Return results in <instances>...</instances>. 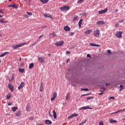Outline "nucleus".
Masks as SVG:
<instances>
[{
    "mask_svg": "<svg viewBox=\"0 0 125 125\" xmlns=\"http://www.w3.org/2000/svg\"><path fill=\"white\" fill-rule=\"evenodd\" d=\"M111 99H115V97H110L109 98V100H111Z\"/></svg>",
    "mask_w": 125,
    "mask_h": 125,
    "instance_id": "obj_50",
    "label": "nucleus"
},
{
    "mask_svg": "<svg viewBox=\"0 0 125 125\" xmlns=\"http://www.w3.org/2000/svg\"><path fill=\"white\" fill-rule=\"evenodd\" d=\"M7 53H8V52H5L3 53H2L0 55V57H4V56H5L6 54H7Z\"/></svg>",
    "mask_w": 125,
    "mask_h": 125,
    "instance_id": "obj_24",
    "label": "nucleus"
},
{
    "mask_svg": "<svg viewBox=\"0 0 125 125\" xmlns=\"http://www.w3.org/2000/svg\"><path fill=\"white\" fill-rule=\"evenodd\" d=\"M11 98V94H8L6 95V99H9Z\"/></svg>",
    "mask_w": 125,
    "mask_h": 125,
    "instance_id": "obj_29",
    "label": "nucleus"
},
{
    "mask_svg": "<svg viewBox=\"0 0 125 125\" xmlns=\"http://www.w3.org/2000/svg\"><path fill=\"white\" fill-rule=\"evenodd\" d=\"M105 90H106V89L104 88H101V90H100L101 93L99 94V95H102V94L104 93V91H105Z\"/></svg>",
    "mask_w": 125,
    "mask_h": 125,
    "instance_id": "obj_15",
    "label": "nucleus"
},
{
    "mask_svg": "<svg viewBox=\"0 0 125 125\" xmlns=\"http://www.w3.org/2000/svg\"><path fill=\"white\" fill-rule=\"evenodd\" d=\"M97 25H104L105 24V21H97L96 22Z\"/></svg>",
    "mask_w": 125,
    "mask_h": 125,
    "instance_id": "obj_7",
    "label": "nucleus"
},
{
    "mask_svg": "<svg viewBox=\"0 0 125 125\" xmlns=\"http://www.w3.org/2000/svg\"><path fill=\"white\" fill-rule=\"evenodd\" d=\"M87 109H89V110H92V108L89 107L88 106H83L80 108V110H86Z\"/></svg>",
    "mask_w": 125,
    "mask_h": 125,
    "instance_id": "obj_6",
    "label": "nucleus"
},
{
    "mask_svg": "<svg viewBox=\"0 0 125 125\" xmlns=\"http://www.w3.org/2000/svg\"><path fill=\"white\" fill-rule=\"evenodd\" d=\"M87 57H89L90 58H91V56H90V54H88L87 55Z\"/></svg>",
    "mask_w": 125,
    "mask_h": 125,
    "instance_id": "obj_49",
    "label": "nucleus"
},
{
    "mask_svg": "<svg viewBox=\"0 0 125 125\" xmlns=\"http://www.w3.org/2000/svg\"><path fill=\"white\" fill-rule=\"evenodd\" d=\"M40 91H42V83H41Z\"/></svg>",
    "mask_w": 125,
    "mask_h": 125,
    "instance_id": "obj_32",
    "label": "nucleus"
},
{
    "mask_svg": "<svg viewBox=\"0 0 125 125\" xmlns=\"http://www.w3.org/2000/svg\"><path fill=\"white\" fill-rule=\"evenodd\" d=\"M72 115L73 116V117H77L78 116V114L74 113L73 114H72Z\"/></svg>",
    "mask_w": 125,
    "mask_h": 125,
    "instance_id": "obj_40",
    "label": "nucleus"
},
{
    "mask_svg": "<svg viewBox=\"0 0 125 125\" xmlns=\"http://www.w3.org/2000/svg\"><path fill=\"white\" fill-rule=\"evenodd\" d=\"M81 89H82V90H84V91H88V88H85V89L82 88Z\"/></svg>",
    "mask_w": 125,
    "mask_h": 125,
    "instance_id": "obj_39",
    "label": "nucleus"
},
{
    "mask_svg": "<svg viewBox=\"0 0 125 125\" xmlns=\"http://www.w3.org/2000/svg\"><path fill=\"white\" fill-rule=\"evenodd\" d=\"M53 114L54 116V118L57 119V115H56V112H55V110L53 111Z\"/></svg>",
    "mask_w": 125,
    "mask_h": 125,
    "instance_id": "obj_21",
    "label": "nucleus"
},
{
    "mask_svg": "<svg viewBox=\"0 0 125 125\" xmlns=\"http://www.w3.org/2000/svg\"><path fill=\"white\" fill-rule=\"evenodd\" d=\"M124 21H125V20H122L121 21H119V22L120 23H123V22H124Z\"/></svg>",
    "mask_w": 125,
    "mask_h": 125,
    "instance_id": "obj_52",
    "label": "nucleus"
},
{
    "mask_svg": "<svg viewBox=\"0 0 125 125\" xmlns=\"http://www.w3.org/2000/svg\"><path fill=\"white\" fill-rule=\"evenodd\" d=\"M49 115L50 116V117H51V118H52V115H51V114H50V113H49Z\"/></svg>",
    "mask_w": 125,
    "mask_h": 125,
    "instance_id": "obj_58",
    "label": "nucleus"
},
{
    "mask_svg": "<svg viewBox=\"0 0 125 125\" xmlns=\"http://www.w3.org/2000/svg\"><path fill=\"white\" fill-rule=\"evenodd\" d=\"M55 99V98L54 97H52V98L51 99V101H54Z\"/></svg>",
    "mask_w": 125,
    "mask_h": 125,
    "instance_id": "obj_44",
    "label": "nucleus"
},
{
    "mask_svg": "<svg viewBox=\"0 0 125 125\" xmlns=\"http://www.w3.org/2000/svg\"><path fill=\"white\" fill-rule=\"evenodd\" d=\"M93 97H88L86 98V100H90V99H92Z\"/></svg>",
    "mask_w": 125,
    "mask_h": 125,
    "instance_id": "obj_35",
    "label": "nucleus"
},
{
    "mask_svg": "<svg viewBox=\"0 0 125 125\" xmlns=\"http://www.w3.org/2000/svg\"><path fill=\"white\" fill-rule=\"evenodd\" d=\"M44 16H45V17H48L49 18H51L52 19V18H53V17H52L51 16H50V15L49 14H45L44 15Z\"/></svg>",
    "mask_w": 125,
    "mask_h": 125,
    "instance_id": "obj_27",
    "label": "nucleus"
},
{
    "mask_svg": "<svg viewBox=\"0 0 125 125\" xmlns=\"http://www.w3.org/2000/svg\"><path fill=\"white\" fill-rule=\"evenodd\" d=\"M120 91H122V90H123V89L124 88V86L123 85H121L120 86Z\"/></svg>",
    "mask_w": 125,
    "mask_h": 125,
    "instance_id": "obj_34",
    "label": "nucleus"
},
{
    "mask_svg": "<svg viewBox=\"0 0 125 125\" xmlns=\"http://www.w3.org/2000/svg\"><path fill=\"white\" fill-rule=\"evenodd\" d=\"M10 7H13V8H18V6L16 4H13L9 6Z\"/></svg>",
    "mask_w": 125,
    "mask_h": 125,
    "instance_id": "obj_19",
    "label": "nucleus"
},
{
    "mask_svg": "<svg viewBox=\"0 0 125 125\" xmlns=\"http://www.w3.org/2000/svg\"><path fill=\"white\" fill-rule=\"evenodd\" d=\"M19 71L20 72V73H23L24 72V69L23 68H19Z\"/></svg>",
    "mask_w": 125,
    "mask_h": 125,
    "instance_id": "obj_30",
    "label": "nucleus"
},
{
    "mask_svg": "<svg viewBox=\"0 0 125 125\" xmlns=\"http://www.w3.org/2000/svg\"><path fill=\"white\" fill-rule=\"evenodd\" d=\"M110 123V124H115L116 123H117V121L116 120H113L112 119H110L109 120Z\"/></svg>",
    "mask_w": 125,
    "mask_h": 125,
    "instance_id": "obj_23",
    "label": "nucleus"
},
{
    "mask_svg": "<svg viewBox=\"0 0 125 125\" xmlns=\"http://www.w3.org/2000/svg\"><path fill=\"white\" fill-rule=\"evenodd\" d=\"M99 35H100V33L99 29H97L95 31H94V37H96V38L99 37Z\"/></svg>",
    "mask_w": 125,
    "mask_h": 125,
    "instance_id": "obj_2",
    "label": "nucleus"
},
{
    "mask_svg": "<svg viewBox=\"0 0 125 125\" xmlns=\"http://www.w3.org/2000/svg\"><path fill=\"white\" fill-rule=\"evenodd\" d=\"M92 32V29H88L87 31H85L84 34V35H89Z\"/></svg>",
    "mask_w": 125,
    "mask_h": 125,
    "instance_id": "obj_11",
    "label": "nucleus"
},
{
    "mask_svg": "<svg viewBox=\"0 0 125 125\" xmlns=\"http://www.w3.org/2000/svg\"><path fill=\"white\" fill-rule=\"evenodd\" d=\"M107 10H108V9L106 8L104 10L99 11L98 13L99 14H104V13H106V12H107Z\"/></svg>",
    "mask_w": 125,
    "mask_h": 125,
    "instance_id": "obj_8",
    "label": "nucleus"
},
{
    "mask_svg": "<svg viewBox=\"0 0 125 125\" xmlns=\"http://www.w3.org/2000/svg\"><path fill=\"white\" fill-rule=\"evenodd\" d=\"M89 44L91 46H96V47H98V46H100V45H98L94 43H90Z\"/></svg>",
    "mask_w": 125,
    "mask_h": 125,
    "instance_id": "obj_17",
    "label": "nucleus"
},
{
    "mask_svg": "<svg viewBox=\"0 0 125 125\" xmlns=\"http://www.w3.org/2000/svg\"><path fill=\"white\" fill-rule=\"evenodd\" d=\"M33 119H34L33 118H29V120H33Z\"/></svg>",
    "mask_w": 125,
    "mask_h": 125,
    "instance_id": "obj_63",
    "label": "nucleus"
},
{
    "mask_svg": "<svg viewBox=\"0 0 125 125\" xmlns=\"http://www.w3.org/2000/svg\"><path fill=\"white\" fill-rule=\"evenodd\" d=\"M3 19H0V23H3Z\"/></svg>",
    "mask_w": 125,
    "mask_h": 125,
    "instance_id": "obj_46",
    "label": "nucleus"
},
{
    "mask_svg": "<svg viewBox=\"0 0 125 125\" xmlns=\"http://www.w3.org/2000/svg\"><path fill=\"white\" fill-rule=\"evenodd\" d=\"M107 52H108V54H111V50H107Z\"/></svg>",
    "mask_w": 125,
    "mask_h": 125,
    "instance_id": "obj_55",
    "label": "nucleus"
},
{
    "mask_svg": "<svg viewBox=\"0 0 125 125\" xmlns=\"http://www.w3.org/2000/svg\"><path fill=\"white\" fill-rule=\"evenodd\" d=\"M2 17H3V15H0V18H2Z\"/></svg>",
    "mask_w": 125,
    "mask_h": 125,
    "instance_id": "obj_60",
    "label": "nucleus"
},
{
    "mask_svg": "<svg viewBox=\"0 0 125 125\" xmlns=\"http://www.w3.org/2000/svg\"><path fill=\"white\" fill-rule=\"evenodd\" d=\"M73 117H74V116H73V114H72L68 117V119H72V118H73Z\"/></svg>",
    "mask_w": 125,
    "mask_h": 125,
    "instance_id": "obj_43",
    "label": "nucleus"
},
{
    "mask_svg": "<svg viewBox=\"0 0 125 125\" xmlns=\"http://www.w3.org/2000/svg\"><path fill=\"white\" fill-rule=\"evenodd\" d=\"M115 12L116 13H117L118 12V10H115Z\"/></svg>",
    "mask_w": 125,
    "mask_h": 125,
    "instance_id": "obj_61",
    "label": "nucleus"
},
{
    "mask_svg": "<svg viewBox=\"0 0 125 125\" xmlns=\"http://www.w3.org/2000/svg\"><path fill=\"white\" fill-rule=\"evenodd\" d=\"M84 0H79L78 1L77 3H81V2H83Z\"/></svg>",
    "mask_w": 125,
    "mask_h": 125,
    "instance_id": "obj_38",
    "label": "nucleus"
},
{
    "mask_svg": "<svg viewBox=\"0 0 125 125\" xmlns=\"http://www.w3.org/2000/svg\"><path fill=\"white\" fill-rule=\"evenodd\" d=\"M66 54H70V53H71L69 51H66Z\"/></svg>",
    "mask_w": 125,
    "mask_h": 125,
    "instance_id": "obj_56",
    "label": "nucleus"
},
{
    "mask_svg": "<svg viewBox=\"0 0 125 125\" xmlns=\"http://www.w3.org/2000/svg\"><path fill=\"white\" fill-rule=\"evenodd\" d=\"M26 111H29V110H30V107L29 106H27L26 108Z\"/></svg>",
    "mask_w": 125,
    "mask_h": 125,
    "instance_id": "obj_41",
    "label": "nucleus"
},
{
    "mask_svg": "<svg viewBox=\"0 0 125 125\" xmlns=\"http://www.w3.org/2000/svg\"><path fill=\"white\" fill-rule=\"evenodd\" d=\"M8 22V21H3V23H6Z\"/></svg>",
    "mask_w": 125,
    "mask_h": 125,
    "instance_id": "obj_57",
    "label": "nucleus"
},
{
    "mask_svg": "<svg viewBox=\"0 0 125 125\" xmlns=\"http://www.w3.org/2000/svg\"><path fill=\"white\" fill-rule=\"evenodd\" d=\"M74 34L75 33L74 32H71L70 34V36H74Z\"/></svg>",
    "mask_w": 125,
    "mask_h": 125,
    "instance_id": "obj_48",
    "label": "nucleus"
},
{
    "mask_svg": "<svg viewBox=\"0 0 125 125\" xmlns=\"http://www.w3.org/2000/svg\"><path fill=\"white\" fill-rule=\"evenodd\" d=\"M8 106H11V105H12V103H10L9 102L8 104Z\"/></svg>",
    "mask_w": 125,
    "mask_h": 125,
    "instance_id": "obj_54",
    "label": "nucleus"
},
{
    "mask_svg": "<svg viewBox=\"0 0 125 125\" xmlns=\"http://www.w3.org/2000/svg\"><path fill=\"white\" fill-rule=\"evenodd\" d=\"M79 18V17L78 16H74L73 18V21H77V20Z\"/></svg>",
    "mask_w": 125,
    "mask_h": 125,
    "instance_id": "obj_28",
    "label": "nucleus"
},
{
    "mask_svg": "<svg viewBox=\"0 0 125 125\" xmlns=\"http://www.w3.org/2000/svg\"><path fill=\"white\" fill-rule=\"evenodd\" d=\"M124 111H125V108H124L123 109H120L119 111H116L115 112H113V113H111L110 115H113L114 114H117V113H119V112H124Z\"/></svg>",
    "mask_w": 125,
    "mask_h": 125,
    "instance_id": "obj_16",
    "label": "nucleus"
},
{
    "mask_svg": "<svg viewBox=\"0 0 125 125\" xmlns=\"http://www.w3.org/2000/svg\"><path fill=\"white\" fill-rule=\"evenodd\" d=\"M38 61H39V62H40L41 63H44V59L42 57H39Z\"/></svg>",
    "mask_w": 125,
    "mask_h": 125,
    "instance_id": "obj_9",
    "label": "nucleus"
},
{
    "mask_svg": "<svg viewBox=\"0 0 125 125\" xmlns=\"http://www.w3.org/2000/svg\"><path fill=\"white\" fill-rule=\"evenodd\" d=\"M8 87L10 90H11V91H13L14 90V87L13 86V85L11 84L10 83L8 84Z\"/></svg>",
    "mask_w": 125,
    "mask_h": 125,
    "instance_id": "obj_12",
    "label": "nucleus"
},
{
    "mask_svg": "<svg viewBox=\"0 0 125 125\" xmlns=\"http://www.w3.org/2000/svg\"><path fill=\"white\" fill-rule=\"evenodd\" d=\"M53 97H54L55 98H56L57 97V94L56 93V92L53 93Z\"/></svg>",
    "mask_w": 125,
    "mask_h": 125,
    "instance_id": "obj_31",
    "label": "nucleus"
},
{
    "mask_svg": "<svg viewBox=\"0 0 125 125\" xmlns=\"http://www.w3.org/2000/svg\"><path fill=\"white\" fill-rule=\"evenodd\" d=\"M42 37H43V35H42L39 37V39H41V38H42Z\"/></svg>",
    "mask_w": 125,
    "mask_h": 125,
    "instance_id": "obj_59",
    "label": "nucleus"
},
{
    "mask_svg": "<svg viewBox=\"0 0 125 125\" xmlns=\"http://www.w3.org/2000/svg\"><path fill=\"white\" fill-rule=\"evenodd\" d=\"M55 45L57 46H61V45H62V44H64V42L63 41H61L58 42H56L55 43Z\"/></svg>",
    "mask_w": 125,
    "mask_h": 125,
    "instance_id": "obj_5",
    "label": "nucleus"
},
{
    "mask_svg": "<svg viewBox=\"0 0 125 125\" xmlns=\"http://www.w3.org/2000/svg\"><path fill=\"white\" fill-rule=\"evenodd\" d=\"M34 63H32L29 65V69H33V68H34Z\"/></svg>",
    "mask_w": 125,
    "mask_h": 125,
    "instance_id": "obj_26",
    "label": "nucleus"
},
{
    "mask_svg": "<svg viewBox=\"0 0 125 125\" xmlns=\"http://www.w3.org/2000/svg\"><path fill=\"white\" fill-rule=\"evenodd\" d=\"M18 107L16 106H14L12 107V111H13V112H16V111L18 110Z\"/></svg>",
    "mask_w": 125,
    "mask_h": 125,
    "instance_id": "obj_22",
    "label": "nucleus"
},
{
    "mask_svg": "<svg viewBox=\"0 0 125 125\" xmlns=\"http://www.w3.org/2000/svg\"><path fill=\"white\" fill-rule=\"evenodd\" d=\"M0 13L1 14H3L4 12L2 11V10H0Z\"/></svg>",
    "mask_w": 125,
    "mask_h": 125,
    "instance_id": "obj_53",
    "label": "nucleus"
},
{
    "mask_svg": "<svg viewBox=\"0 0 125 125\" xmlns=\"http://www.w3.org/2000/svg\"><path fill=\"white\" fill-rule=\"evenodd\" d=\"M49 0H40V1L42 2V3H46L48 2Z\"/></svg>",
    "mask_w": 125,
    "mask_h": 125,
    "instance_id": "obj_25",
    "label": "nucleus"
},
{
    "mask_svg": "<svg viewBox=\"0 0 125 125\" xmlns=\"http://www.w3.org/2000/svg\"><path fill=\"white\" fill-rule=\"evenodd\" d=\"M63 29L64 30V31H65V32H69V31H70L71 30V28L70 27H69V26H65L63 27Z\"/></svg>",
    "mask_w": 125,
    "mask_h": 125,
    "instance_id": "obj_14",
    "label": "nucleus"
},
{
    "mask_svg": "<svg viewBox=\"0 0 125 125\" xmlns=\"http://www.w3.org/2000/svg\"><path fill=\"white\" fill-rule=\"evenodd\" d=\"M69 59H67V61H66V63H68L69 62Z\"/></svg>",
    "mask_w": 125,
    "mask_h": 125,
    "instance_id": "obj_62",
    "label": "nucleus"
},
{
    "mask_svg": "<svg viewBox=\"0 0 125 125\" xmlns=\"http://www.w3.org/2000/svg\"><path fill=\"white\" fill-rule=\"evenodd\" d=\"M120 25V24H119V23H117L115 24V27L116 28H117V27H119V26Z\"/></svg>",
    "mask_w": 125,
    "mask_h": 125,
    "instance_id": "obj_51",
    "label": "nucleus"
},
{
    "mask_svg": "<svg viewBox=\"0 0 125 125\" xmlns=\"http://www.w3.org/2000/svg\"><path fill=\"white\" fill-rule=\"evenodd\" d=\"M22 115V111L21 110H20L19 111H17L16 112V117H20Z\"/></svg>",
    "mask_w": 125,
    "mask_h": 125,
    "instance_id": "obj_10",
    "label": "nucleus"
},
{
    "mask_svg": "<svg viewBox=\"0 0 125 125\" xmlns=\"http://www.w3.org/2000/svg\"><path fill=\"white\" fill-rule=\"evenodd\" d=\"M99 125H104V124H103V122H101L99 124Z\"/></svg>",
    "mask_w": 125,
    "mask_h": 125,
    "instance_id": "obj_45",
    "label": "nucleus"
},
{
    "mask_svg": "<svg viewBox=\"0 0 125 125\" xmlns=\"http://www.w3.org/2000/svg\"><path fill=\"white\" fill-rule=\"evenodd\" d=\"M24 86V82H21L20 86L18 87L19 90H21L22 88Z\"/></svg>",
    "mask_w": 125,
    "mask_h": 125,
    "instance_id": "obj_13",
    "label": "nucleus"
},
{
    "mask_svg": "<svg viewBox=\"0 0 125 125\" xmlns=\"http://www.w3.org/2000/svg\"><path fill=\"white\" fill-rule=\"evenodd\" d=\"M83 24V19H81L79 21V26L80 27V28H81V27H82V24Z\"/></svg>",
    "mask_w": 125,
    "mask_h": 125,
    "instance_id": "obj_20",
    "label": "nucleus"
},
{
    "mask_svg": "<svg viewBox=\"0 0 125 125\" xmlns=\"http://www.w3.org/2000/svg\"><path fill=\"white\" fill-rule=\"evenodd\" d=\"M26 13L27 14H28V15H29V16H32V15H33V14L31 12H27Z\"/></svg>",
    "mask_w": 125,
    "mask_h": 125,
    "instance_id": "obj_36",
    "label": "nucleus"
},
{
    "mask_svg": "<svg viewBox=\"0 0 125 125\" xmlns=\"http://www.w3.org/2000/svg\"><path fill=\"white\" fill-rule=\"evenodd\" d=\"M79 125H83L82 123H80Z\"/></svg>",
    "mask_w": 125,
    "mask_h": 125,
    "instance_id": "obj_64",
    "label": "nucleus"
},
{
    "mask_svg": "<svg viewBox=\"0 0 125 125\" xmlns=\"http://www.w3.org/2000/svg\"><path fill=\"white\" fill-rule=\"evenodd\" d=\"M69 98H70V95L67 94V95H66V98H65L66 100H69Z\"/></svg>",
    "mask_w": 125,
    "mask_h": 125,
    "instance_id": "obj_33",
    "label": "nucleus"
},
{
    "mask_svg": "<svg viewBox=\"0 0 125 125\" xmlns=\"http://www.w3.org/2000/svg\"><path fill=\"white\" fill-rule=\"evenodd\" d=\"M24 45H26V42H22L15 45H13L12 46V48H13V49H16V48L22 47V46H24Z\"/></svg>",
    "mask_w": 125,
    "mask_h": 125,
    "instance_id": "obj_1",
    "label": "nucleus"
},
{
    "mask_svg": "<svg viewBox=\"0 0 125 125\" xmlns=\"http://www.w3.org/2000/svg\"><path fill=\"white\" fill-rule=\"evenodd\" d=\"M85 123H86V120H85L82 123H81L82 124V125H84V124H85Z\"/></svg>",
    "mask_w": 125,
    "mask_h": 125,
    "instance_id": "obj_47",
    "label": "nucleus"
},
{
    "mask_svg": "<svg viewBox=\"0 0 125 125\" xmlns=\"http://www.w3.org/2000/svg\"><path fill=\"white\" fill-rule=\"evenodd\" d=\"M123 34V32L122 31H118L116 32L115 36L117 37V38H122V34Z\"/></svg>",
    "mask_w": 125,
    "mask_h": 125,
    "instance_id": "obj_4",
    "label": "nucleus"
},
{
    "mask_svg": "<svg viewBox=\"0 0 125 125\" xmlns=\"http://www.w3.org/2000/svg\"><path fill=\"white\" fill-rule=\"evenodd\" d=\"M45 123L46 125H51V124H52V122L49 120H46Z\"/></svg>",
    "mask_w": 125,
    "mask_h": 125,
    "instance_id": "obj_18",
    "label": "nucleus"
},
{
    "mask_svg": "<svg viewBox=\"0 0 125 125\" xmlns=\"http://www.w3.org/2000/svg\"><path fill=\"white\" fill-rule=\"evenodd\" d=\"M51 35H52V37H55V34L54 33V32H53L52 33H51Z\"/></svg>",
    "mask_w": 125,
    "mask_h": 125,
    "instance_id": "obj_42",
    "label": "nucleus"
},
{
    "mask_svg": "<svg viewBox=\"0 0 125 125\" xmlns=\"http://www.w3.org/2000/svg\"><path fill=\"white\" fill-rule=\"evenodd\" d=\"M69 6H64L60 8V9L62 11H68L69 10Z\"/></svg>",
    "mask_w": 125,
    "mask_h": 125,
    "instance_id": "obj_3",
    "label": "nucleus"
},
{
    "mask_svg": "<svg viewBox=\"0 0 125 125\" xmlns=\"http://www.w3.org/2000/svg\"><path fill=\"white\" fill-rule=\"evenodd\" d=\"M14 77H12V78H11V79H10L9 80V82H11L12 81H14Z\"/></svg>",
    "mask_w": 125,
    "mask_h": 125,
    "instance_id": "obj_37",
    "label": "nucleus"
}]
</instances>
